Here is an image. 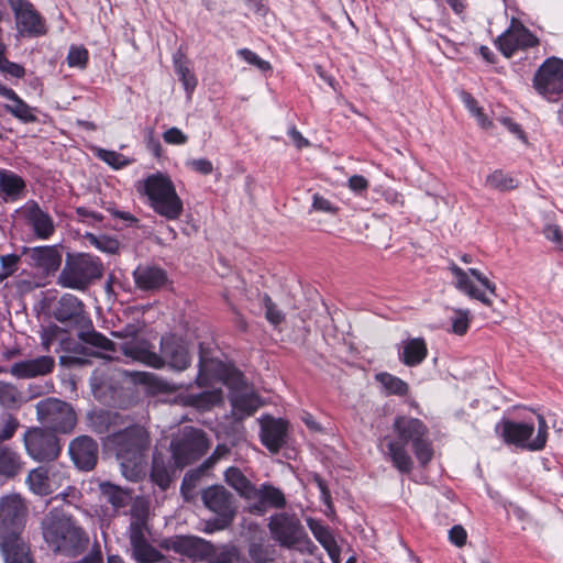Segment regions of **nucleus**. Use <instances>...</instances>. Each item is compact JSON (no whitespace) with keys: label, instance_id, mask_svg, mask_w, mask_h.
<instances>
[{"label":"nucleus","instance_id":"4","mask_svg":"<svg viewBox=\"0 0 563 563\" xmlns=\"http://www.w3.org/2000/svg\"><path fill=\"white\" fill-rule=\"evenodd\" d=\"M151 443L150 433L142 426H132L108 437V444L114 449L126 479L136 482L144 475Z\"/></svg>","mask_w":563,"mask_h":563},{"label":"nucleus","instance_id":"19","mask_svg":"<svg viewBox=\"0 0 563 563\" xmlns=\"http://www.w3.org/2000/svg\"><path fill=\"white\" fill-rule=\"evenodd\" d=\"M498 48L506 57H511L516 51L534 47L539 40L519 20L512 18L508 29L496 41Z\"/></svg>","mask_w":563,"mask_h":563},{"label":"nucleus","instance_id":"25","mask_svg":"<svg viewBox=\"0 0 563 563\" xmlns=\"http://www.w3.org/2000/svg\"><path fill=\"white\" fill-rule=\"evenodd\" d=\"M148 531L135 530L129 533L131 558L136 563H158L163 560L161 552L147 540Z\"/></svg>","mask_w":563,"mask_h":563},{"label":"nucleus","instance_id":"34","mask_svg":"<svg viewBox=\"0 0 563 563\" xmlns=\"http://www.w3.org/2000/svg\"><path fill=\"white\" fill-rule=\"evenodd\" d=\"M82 312V302L76 296L66 294L58 300L54 316L58 321L66 322L77 319Z\"/></svg>","mask_w":563,"mask_h":563},{"label":"nucleus","instance_id":"52","mask_svg":"<svg viewBox=\"0 0 563 563\" xmlns=\"http://www.w3.org/2000/svg\"><path fill=\"white\" fill-rule=\"evenodd\" d=\"M339 208L325 197L314 194L312 196L311 211L323 212L327 214H336Z\"/></svg>","mask_w":563,"mask_h":563},{"label":"nucleus","instance_id":"12","mask_svg":"<svg viewBox=\"0 0 563 563\" xmlns=\"http://www.w3.org/2000/svg\"><path fill=\"white\" fill-rule=\"evenodd\" d=\"M505 442L538 451L544 448L548 437V424L542 416H538V432L533 437L534 426L527 422L505 420L497 426Z\"/></svg>","mask_w":563,"mask_h":563},{"label":"nucleus","instance_id":"42","mask_svg":"<svg viewBox=\"0 0 563 563\" xmlns=\"http://www.w3.org/2000/svg\"><path fill=\"white\" fill-rule=\"evenodd\" d=\"M131 522L128 534L135 530L148 531L147 517L148 510L143 501H135L130 510Z\"/></svg>","mask_w":563,"mask_h":563},{"label":"nucleus","instance_id":"16","mask_svg":"<svg viewBox=\"0 0 563 563\" xmlns=\"http://www.w3.org/2000/svg\"><path fill=\"white\" fill-rule=\"evenodd\" d=\"M14 13L18 35L37 37L46 33V25L33 4L26 0H7Z\"/></svg>","mask_w":563,"mask_h":563},{"label":"nucleus","instance_id":"53","mask_svg":"<svg viewBox=\"0 0 563 563\" xmlns=\"http://www.w3.org/2000/svg\"><path fill=\"white\" fill-rule=\"evenodd\" d=\"M81 339L91 345L101 347L103 350H112L113 343L99 332L90 331L81 334Z\"/></svg>","mask_w":563,"mask_h":563},{"label":"nucleus","instance_id":"22","mask_svg":"<svg viewBox=\"0 0 563 563\" xmlns=\"http://www.w3.org/2000/svg\"><path fill=\"white\" fill-rule=\"evenodd\" d=\"M69 454L75 465L82 471L92 470L98 460V444L88 435H80L69 444Z\"/></svg>","mask_w":563,"mask_h":563},{"label":"nucleus","instance_id":"41","mask_svg":"<svg viewBox=\"0 0 563 563\" xmlns=\"http://www.w3.org/2000/svg\"><path fill=\"white\" fill-rule=\"evenodd\" d=\"M376 380L379 382L384 389L390 395L405 396L409 389L405 380L389 373L377 374Z\"/></svg>","mask_w":563,"mask_h":563},{"label":"nucleus","instance_id":"58","mask_svg":"<svg viewBox=\"0 0 563 563\" xmlns=\"http://www.w3.org/2000/svg\"><path fill=\"white\" fill-rule=\"evenodd\" d=\"M545 238L558 249L563 250V231L556 224H548L544 228Z\"/></svg>","mask_w":563,"mask_h":563},{"label":"nucleus","instance_id":"63","mask_svg":"<svg viewBox=\"0 0 563 563\" xmlns=\"http://www.w3.org/2000/svg\"><path fill=\"white\" fill-rule=\"evenodd\" d=\"M96 420H99L100 424H97V422L93 421L95 431L98 433H103L104 431L108 430V426L103 427L102 424L109 423L111 420V416L109 412H100V413L96 415Z\"/></svg>","mask_w":563,"mask_h":563},{"label":"nucleus","instance_id":"15","mask_svg":"<svg viewBox=\"0 0 563 563\" xmlns=\"http://www.w3.org/2000/svg\"><path fill=\"white\" fill-rule=\"evenodd\" d=\"M66 481V467L59 464L38 466L32 470L25 479L30 490L40 496L53 494L60 488Z\"/></svg>","mask_w":563,"mask_h":563},{"label":"nucleus","instance_id":"18","mask_svg":"<svg viewBox=\"0 0 563 563\" xmlns=\"http://www.w3.org/2000/svg\"><path fill=\"white\" fill-rule=\"evenodd\" d=\"M24 445L27 454L35 461L54 460L60 452L57 437L38 428L25 432Z\"/></svg>","mask_w":563,"mask_h":563},{"label":"nucleus","instance_id":"50","mask_svg":"<svg viewBox=\"0 0 563 563\" xmlns=\"http://www.w3.org/2000/svg\"><path fill=\"white\" fill-rule=\"evenodd\" d=\"M98 157L115 169H120L130 164V161L126 159L124 155L114 151L99 150Z\"/></svg>","mask_w":563,"mask_h":563},{"label":"nucleus","instance_id":"14","mask_svg":"<svg viewBox=\"0 0 563 563\" xmlns=\"http://www.w3.org/2000/svg\"><path fill=\"white\" fill-rule=\"evenodd\" d=\"M36 415L41 423L54 431L68 433L76 424V415L70 405L56 398L37 402Z\"/></svg>","mask_w":563,"mask_h":563},{"label":"nucleus","instance_id":"31","mask_svg":"<svg viewBox=\"0 0 563 563\" xmlns=\"http://www.w3.org/2000/svg\"><path fill=\"white\" fill-rule=\"evenodd\" d=\"M21 454L9 446H0V481L7 482L19 476L24 470Z\"/></svg>","mask_w":563,"mask_h":563},{"label":"nucleus","instance_id":"48","mask_svg":"<svg viewBox=\"0 0 563 563\" xmlns=\"http://www.w3.org/2000/svg\"><path fill=\"white\" fill-rule=\"evenodd\" d=\"M263 306L265 309L266 320L273 324L278 325L285 320V316L280 309L276 306L275 302L271 299L269 296L265 295L263 297Z\"/></svg>","mask_w":563,"mask_h":563},{"label":"nucleus","instance_id":"47","mask_svg":"<svg viewBox=\"0 0 563 563\" xmlns=\"http://www.w3.org/2000/svg\"><path fill=\"white\" fill-rule=\"evenodd\" d=\"M89 53L81 45L70 46L67 55V64L69 67H77L84 69L88 63Z\"/></svg>","mask_w":563,"mask_h":563},{"label":"nucleus","instance_id":"61","mask_svg":"<svg viewBox=\"0 0 563 563\" xmlns=\"http://www.w3.org/2000/svg\"><path fill=\"white\" fill-rule=\"evenodd\" d=\"M368 180L362 175H353L347 180V187L355 194L362 195L368 188Z\"/></svg>","mask_w":563,"mask_h":563},{"label":"nucleus","instance_id":"43","mask_svg":"<svg viewBox=\"0 0 563 563\" xmlns=\"http://www.w3.org/2000/svg\"><path fill=\"white\" fill-rule=\"evenodd\" d=\"M486 185L493 189L506 191L515 189L518 186V183L515 178L501 170H495L487 176Z\"/></svg>","mask_w":563,"mask_h":563},{"label":"nucleus","instance_id":"11","mask_svg":"<svg viewBox=\"0 0 563 563\" xmlns=\"http://www.w3.org/2000/svg\"><path fill=\"white\" fill-rule=\"evenodd\" d=\"M203 505L217 515V518L206 522V531L211 533L228 528L235 515L236 506L233 495L222 485L206 488L201 495Z\"/></svg>","mask_w":563,"mask_h":563},{"label":"nucleus","instance_id":"33","mask_svg":"<svg viewBox=\"0 0 563 563\" xmlns=\"http://www.w3.org/2000/svg\"><path fill=\"white\" fill-rule=\"evenodd\" d=\"M224 481L230 487L236 490V493L247 501L255 494V486L243 474V472L235 466L227 468V471L224 472Z\"/></svg>","mask_w":563,"mask_h":563},{"label":"nucleus","instance_id":"39","mask_svg":"<svg viewBox=\"0 0 563 563\" xmlns=\"http://www.w3.org/2000/svg\"><path fill=\"white\" fill-rule=\"evenodd\" d=\"M4 109L23 123H33L36 121L34 109L19 96L13 101L5 103Z\"/></svg>","mask_w":563,"mask_h":563},{"label":"nucleus","instance_id":"27","mask_svg":"<svg viewBox=\"0 0 563 563\" xmlns=\"http://www.w3.org/2000/svg\"><path fill=\"white\" fill-rule=\"evenodd\" d=\"M25 180L12 170L0 168V198L4 202H15L24 197Z\"/></svg>","mask_w":563,"mask_h":563},{"label":"nucleus","instance_id":"49","mask_svg":"<svg viewBox=\"0 0 563 563\" xmlns=\"http://www.w3.org/2000/svg\"><path fill=\"white\" fill-rule=\"evenodd\" d=\"M20 256L16 254L2 255L0 257V283L10 277L16 269Z\"/></svg>","mask_w":563,"mask_h":563},{"label":"nucleus","instance_id":"46","mask_svg":"<svg viewBox=\"0 0 563 563\" xmlns=\"http://www.w3.org/2000/svg\"><path fill=\"white\" fill-rule=\"evenodd\" d=\"M151 477L162 489H166L170 483V476L164 462L154 455Z\"/></svg>","mask_w":563,"mask_h":563},{"label":"nucleus","instance_id":"57","mask_svg":"<svg viewBox=\"0 0 563 563\" xmlns=\"http://www.w3.org/2000/svg\"><path fill=\"white\" fill-rule=\"evenodd\" d=\"M0 71L14 78H22L25 75V70L21 65L10 62L7 57L0 60Z\"/></svg>","mask_w":563,"mask_h":563},{"label":"nucleus","instance_id":"44","mask_svg":"<svg viewBox=\"0 0 563 563\" xmlns=\"http://www.w3.org/2000/svg\"><path fill=\"white\" fill-rule=\"evenodd\" d=\"M86 239L89 241V243L91 245L97 247L99 251L109 253V254L117 253L119 250V246H120L118 240L107 236V235H95V234L88 233L86 235Z\"/></svg>","mask_w":563,"mask_h":563},{"label":"nucleus","instance_id":"26","mask_svg":"<svg viewBox=\"0 0 563 563\" xmlns=\"http://www.w3.org/2000/svg\"><path fill=\"white\" fill-rule=\"evenodd\" d=\"M54 364L55 362L52 356L43 355L14 363L10 367L9 373L19 379H29L51 373Z\"/></svg>","mask_w":563,"mask_h":563},{"label":"nucleus","instance_id":"24","mask_svg":"<svg viewBox=\"0 0 563 563\" xmlns=\"http://www.w3.org/2000/svg\"><path fill=\"white\" fill-rule=\"evenodd\" d=\"M261 423V441L272 453H277L286 443L287 422L283 419L263 417Z\"/></svg>","mask_w":563,"mask_h":563},{"label":"nucleus","instance_id":"1","mask_svg":"<svg viewBox=\"0 0 563 563\" xmlns=\"http://www.w3.org/2000/svg\"><path fill=\"white\" fill-rule=\"evenodd\" d=\"M213 380H222L230 389V401L233 416L242 420L252 416L263 406L260 397L246 384L244 376L236 369L229 368L220 361L200 357L196 385L205 387Z\"/></svg>","mask_w":563,"mask_h":563},{"label":"nucleus","instance_id":"8","mask_svg":"<svg viewBox=\"0 0 563 563\" xmlns=\"http://www.w3.org/2000/svg\"><path fill=\"white\" fill-rule=\"evenodd\" d=\"M170 548L192 559H207L209 563H240L239 550L231 544L214 547L200 538L177 537L170 541Z\"/></svg>","mask_w":563,"mask_h":563},{"label":"nucleus","instance_id":"30","mask_svg":"<svg viewBox=\"0 0 563 563\" xmlns=\"http://www.w3.org/2000/svg\"><path fill=\"white\" fill-rule=\"evenodd\" d=\"M136 286L143 290H155L167 283L165 271L156 266L141 265L133 273Z\"/></svg>","mask_w":563,"mask_h":563},{"label":"nucleus","instance_id":"23","mask_svg":"<svg viewBox=\"0 0 563 563\" xmlns=\"http://www.w3.org/2000/svg\"><path fill=\"white\" fill-rule=\"evenodd\" d=\"M249 503L252 511L263 515L268 508H284L286 498L279 488L271 484H263L258 488L255 487V494Z\"/></svg>","mask_w":563,"mask_h":563},{"label":"nucleus","instance_id":"13","mask_svg":"<svg viewBox=\"0 0 563 563\" xmlns=\"http://www.w3.org/2000/svg\"><path fill=\"white\" fill-rule=\"evenodd\" d=\"M533 88L548 101L554 102L563 95V59L547 58L533 76Z\"/></svg>","mask_w":563,"mask_h":563},{"label":"nucleus","instance_id":"40","mask_svg":"<svg viewBox=\"0 0 563 563\" xmlns=\"http://www.w3.org/2000/svg\"><path fill=\"white\" fill-rule=\"evenodd\" d=\"M175 71L181 80L187 97L190 98L194 90L197 87L198 80L195 74L190 70L187 62L181 60V58L174 57Z\"/></svg>","mask_w":563,"mask_h":563},{"label":"nucleus","instance_id":"3","mask_svg":"<svg viewBox=\"0 0 563 563\" xmlns=\"http://www.w3.org/2000/svg\"><path fill=\"white\" fill-rule=\"evenodd\" d=\"M26 511V505L19 494L0 498V547L5 563H33L30 549L20 537Z\"/></svg>","mask_w":563,"mask_h":563},{"label":"nucleus","instance_id":"36","mask_svg":"<svg viewBox=\"0 0 563 563\" xmlns=\"http://www.w3.org/2000/svg\"><path fill=\"white\" fill-rule=\"evenodd\" d=\"M102 497L114 508L120 509L128 506L131 501V494L129 490L123 489L109 482L99 485Z\"/></svg>","mask_w":563,"mask_h":563},{"label":"nucleus","instance_id":"29","mask_svg":"<svg viewBox=\"0 0 563 563\" xmlns=\"http://www.w3.org/2000/svg\"><path fill=\"white\" fill-rule=\"evenodd\" d=\"M399 360L406 366H417L421 364L428 355L427 343L422 338H412L404 340L399 345Z\"/></svg>","mask_w":563,"mask_h":563},{"label":"nucleus","instance_id":"64","mask_svg":"<svg viewBox=\"0 0 563 563\" xmlns=\"http://www.w3.org/2000/svg\"><path fill=\"white\" fill-rule=\"evenodd\" d=\"M288 133L298 148L308 146L309 142L301 135V133L298 130L294 128L290 129Z\"/></svg>","mask_w":563,"mask_h":563},{"label":"nucleus","instance_id":"6","mask_svg":"<svg viewBox=\"0 0 563 563\" xmlns=\"http://www.w3.org/2000/svg\"><path fill=\"white\" fill-rule=\"evenodd\" d=\"M122 352L133 361L159 369L167 365L170 369L183 372L191 364L189 349L181 339L165 335L161 340V355L150 351L145 341L131 340L122 344Z\"/></svg>","mask_w":563,"mask_h":563},{"label":"nucleus","instance_id":"45","mask_svg":"<svg viewBox=\"0 0 563 563\" xmlns=\"http://www.w3.org/2000/svg\"><path fill=\"white\" fill-rule=\"evenodd\" d=\"M471 322V313L467 309H454L451 317L452 332L463 335L467 332Z\"/></svg>","mask_w":563,"mask_h":563},{"label":"nucleus","instance_id":"28","mask_svg":"<svg viewBox=\"0 0 563 563\" xmlns=\"http://www.w3.org/2000/svg\"><path fill=\"white\" fill-rule=\"evenodd\" d=\"M29 254L33 265L46 274L55 273L62 264V254L55 245L36 246Z\"/></svg>","mask_w":563,"mask_h":563},{"label":"nucleus","instance_id":"17","mask_svg":"<svg viewBox=\"0 0 563 563\" xmlns=\"http://www.w3.org/2000/svg\"><path fill=\"white\" fill-rule=\"evenodd\" d=\"M450 271L454 276L455 287L471 298L477 299L486 306L492 305V299L479 288L475 287L470 275L474 277L490 295H496V285L485 277L478 269L470 268L468 272L463 271L455 264L450 266Z\"/></svg>","mask_w":563,"mask_h":563},{"label":"nucleus","instance_id":"35","mask_svg":"<svg viewBox=\"0 0 563 563\" xmlns=\"http://www.w3.org/2000/svg\"><path fill=\"white\" fill-rule=\"evenodd\" d=\"M222 401V391L220 389H212L202 391L197 395H186L183 397V404L199 410H208L211 407Z\"/></svg>","mask_w":563,"mask_h":563},{"label":"nucleus","instance_id":"51","mask_svg":"<svg viewBox=\"0 0 563 563\" xmlns=\"http://www.w3.org/2000/svg\"><path fill=\"white\" fill-rule=\"evenodd\" d=\"M238 55L247 64L254 65L262 71H268L272 69L269 62L262 59L256 53L249 48L239 49Z\"/></svg>","mask_w":563,"mask_h":563},{"label":"nucleus","instance_id":"32","mask_svg":"<svg viewBox=\"0 0 563 563\" xmlns=\"http://www.w3.org/2000/svg\"><path fill=\"white\" fill-rule=\"evenodd\" d=\"M308 527L311 530L313 537L320 542V544L328 552L329 558L333 563H340V549L333 538L331 531L323 526L321 522L308 519Z\"/></svg>","mask_w":563,"mask_h":563},{"label":"nucleus","instance_id":"2","mask_svg":"<svg viewBox=\"0 0 563 563\" xmlns=\"http://www.w3.org/2000/svg\"><path fill=\"white\" fill-rule=\"evenodd\" d=\"M394 430L398 438L387 441L386 455L399 472L409 473L413 467V461L406 450L408 443L411 444L421 465L431 461L433 449L428 439V429L422 421L410 417H398L394 422Z\"/></svg>","mask_w":563,"mask_h":563},{"label":"nucleus","instance_id":"10","mask_svg":"<svg viewBox=\"0 0 563 563\" xmlns=\"http://www.w3.org/2000/svg\"><path fill=\"white\" fill-rule=\"evenodd\" d=\"M274 540L288 549H296L301 553L312 554L316 545L309 539L300 520L287 512L276 514L268 523Z\"/></svg>","mask_w":563,"mask_h":563},{"label":"nucleus","instance_id":"20","mask_svg":"<svg viewBox=\"0 0 563 563\" xmlns=\"http://www.w3.org/2000/svg\"><path fill=\"white\" fill-rule=\"evenodd\" d=\"M203 446L202 435L198 431H190L180 438L174 439L170 449L175 464L183 467L191 463L201 455Z\"/></svg>","mask_w":563,"mask_h":563},{"label":"nucleus","instance_id":"62","mask_svg":"<svg viewBox=\"0 0 563 563\" xmlns=\"http://www.w3.org/2000/svg\"><path fill=\"white\" fill-rule=\"evenodd\" d=\"M18 426V420L12 417H9L3 423L2 428L0 429V442L12 438L13 434L15 433Z\"/></svg>","mask_w":563,"mask_h":563},{"label":"nucleus","instance_id":"9","mask_svg":"<svg viewBox=\"0 0 563 563\" xmlns=\"http://www.w3.org/2000/svg\"><path fill=\"white\" fill-rule=\"evenodd\" d=\"M103 266L98 257L80 253L68 256L58 277L63 287L85 290L95 279L102 276Z\"/></svg>","mask_w":563,"mask_h":563},{"label":"nucleus","instance_id":"54","mask_svg":"<svg viewBox=\"0 0 563 563\" xmlns=\"http://www.w3.org/2000/svg\"><path fill=\"white\" fill-rule=\"evenodd\" d=\"M249 553L255 563H266L273 560L271 551L258 543H252Z\"/></svg>","mask_w":563,"mask_h":563},{"label":"nucleus","instance_id":"38","mask_svg":"<svg viewBox=\"0 0 563 563\" xmlns=\"http://www.w3.org/2000/svg\"><path fill=\"white\" fill-rule=\"evenodd\" d=\"M25 401L23 394L11 383L0 382V405L8 409L19 408Z\"/></svg>","mask_w":563,"mask_h":563},{"label":"nucleus","instance_id":"60","mask_svg":"<svg viewBox=\"0 0 563 563\" xmlns=\"http://www.w3.org/2000/svg\"><path fill=\"white\" fill-rule=\"evenodd\" d=\"M187 166L201 175H209L213 170V165L209 159L198 158L187 162Z\"/></svg>","mask_w":563,"mask_h":563},{"label":"nucleus","instance_id":"5","mask_svg":"<svg viewBox=\"0 0 563 563\" xmlns=\"http://www.w3.org/2000/svg\"><path fill=\"white\" fill-rule=\"evenodd\" d=\"M41 531L52 551L70 556L81 553L89 542L78 522L60 509H53L43 517Z\"/></svg>","mask_w":563,"mask_h":563},{"label":"nucleus","instance_id":"37","mask_svg":"<svg viewBox=\"0 0 563 563\" xmlns=\"http://www.w3.org/2000/svg\"><path fill=\"white\" fill-rule=\"evenodd\" d=\"M134 379L147 386L150 390L154 393H167L176 390L174 385L150 372L134 373Z\"/></svg>","mask_w":563,"mask_h":563},{"label":"nucleus","instance_id":"7","mask_svg":"<svg viewBox=\"0 0 563 563\" xmlns=\"http://www.w3.org/2000/svg\"><path fill=\"white\" fill-rule=\"evenodd\" d=\"M147 197V203L158 216L169 221L180 218L184 203L172 178L161 172L148 175L140 189Z\"/></svg>","mask_w":563,"mask_h":563},{"label":"nucleus","instance_id":"59","mask_svg":"<svg viewBox=\"0 0 563 563\" xmlns=\"http://www.w3.org/2000/svg\"><path fill=\"white\" fill-rule=\"evenodd\" d=\"M449 540L457 548L466 544L467 532L461 525H455L449 530Z\"/></svg>","mask_w":563,"mask_h":563},{"label":"nucleus","instance_id":"21","mask_svg":"<svg viewBox=\"0 0 563 563\" xmlns=\"http://www.w3.org/2000/svg\"><path fill=\"white\" fill-rule=\"evenodd\" d=\"M21 213L37 239L48 240L55 233L56 227L54 219L47 211L43 210L36 201L29 200L21 208Z\"/></svg>","mask_w":563,"mask_h":563},{"label":"nucleus","instance_id":"56","mask_svg":"<svg viewBox=\"0 0 563 563\" xmlns=\"http://www.w3.org/2000/svg\"><path fill=\"white\" fill-rule=\"evenodd\" d=\"M163 139L167 144L172 145H184L188 141V136L176 126L166 130L163 134Z\"/></svg>","mask_w":563,"mask_h":563},{"label":"nucleus","instance_id":"55","mask_svg":"<svg viewBox=\"0 0 563 563\" xmlns=\"http://www.w3.org/2000/svg\"><path fill=\"white\" fill-rule=\"evenodd\" d=\"M62 329L56 324L44 328L41 332V341L44 351L48 352L53 342L58 338Z\"/></svg>","mask_w":563,"mask_h":563}]
</instances>
